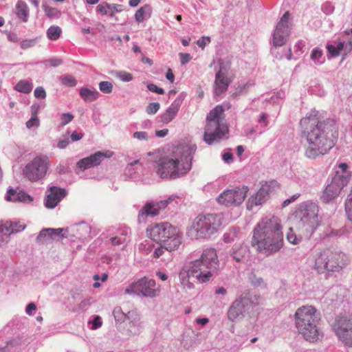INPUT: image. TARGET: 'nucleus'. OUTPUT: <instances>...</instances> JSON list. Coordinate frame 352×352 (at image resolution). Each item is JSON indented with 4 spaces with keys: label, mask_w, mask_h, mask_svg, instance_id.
<instances>
[{
    "label": "nucleus",
    "mask_w": 352,
    "mask_h": 352,
    "mask_svg": "<svg viewBox=\"0 0 352 352\" xmlns=\"http://www.w3.org/2000/svg\"><path fill=\"white\" fill-rule=\"evenodd\" d=\"M300 138L305 144V156L314 159L328 153L335 145L338 129L333 119L320 120V113L313 109L300 121Z\"/></svg>",
    "instance_id": "f257e3e1"
},
{
    "label": "nucleus",
    "mask_w": 352,
    "mask_h": 352,
    "mask_svg": "<svg viewBox=\"0 0 352 352\" xmlns=\"http://www.w3.org/2000/svg\"><path fill=\"white\" fill-rule=\"evenodd\" d=\"M195 148L190 145L173 146L168 154L157 162V173L163 179H175L191 169Z\"/></svg>",
    "instance_id": "f03ea898"
},
{
    "label": "nucleus",
    "mask_w": 352,
    "mask_h": 352,
    "mask_svg": "<svg viewBox=\"0 0 352 352\" xmlns=\"http://www.w3.org/2000/svg\"><path fill=\"white\" fill-rule=\"evenodd\" d=\"M252 245L267 256L278 252L283 245L280 220L276 217H265L253 230Z\"/></svg>",
    "instance_id": "7ed1b4c3"
},
{
    "label": "nucleus",
    "mask_w": 352,
    "mask_h": 352,
    "mask_svg": "<svg viewBox=\"0 0 352 352\" xmlns=\"http://www.w3.org/2000/svg\"><path fill=\"white\" fill-rule=\"evenodd\" d=\"M219 260L216 250L212 248L204 250L201 256L185 264L182 270L195 278L200 283L209 281L217 272Z\"/></svg>",
    "instance_id": "20e7f679"
},
{
    "label": "nucleus",
    "mask_w": 352,
    "mask_h": 352,
    "mask_svg": "<svg viewBox=\"0 0 352 352\" xmlns=\"http://www.w3.org/2000/svg\"><path fill=\"white\" fill-rule=\"evenodd\" d=\"M295 325L298 332L310 342H315L320 335L318 325L320 320V314L313 306H302L298 308L294 314Z\"/></svg>",
    "instance_id": "39448f33"
},
{
    "label": "nucleus",
    "mask_w": 352,
    "mask_h": 352,
    "mask_svg": "<svg viewBox=\"0 0 352 352\" xmlns=\"http://www.w3.org/2000/svg\"><path fill=\"white\" fill-rule=\"evenodd\" d=\"M146 232L153 241L165 244L170 250H177L182 243L183 234L179 228L168 222L152 223Z\"/></svg>",
    "instance_id": "423d86ee"
},
{
    "label": "nucleus",
    "mask_w": 352,
    "mask_h": 352,
    "mask_svg": "<svg viewBox=\"0 0 352 352\" xmlns=\"http://www.w3.org/2000/svg\"><path fill=\"white\" fill-rule=\"evenodd\" d=\"M221 225V217L219 214H200L187 228L186 235L192 240L208 239L217 232Z\"/></svg>",
    "instance_id": "0eeeda50"
},
{
    "label": "nucleus",
    "mask_w": 352,
    "mask_h": 352,
    "mask_svg": "<svg viewBox=\"0 0 352 352\" xmlns=\"http://www.w3.org/2000/svg\"><path fill=\"white\" fill-rule=\"evenodd\" d=\"M223 111L222 106L217 105L207 116L204 140L209 145L221 141L228 133V127L223 122Z\"/></svg>",
    "instance_id": "6e6552de"
},
{
    "label": "nucleus",
    "mask_w": 352,
    "mask_h": 352,
    "mask_svg": "<svg viewBox=\"0 0 352 352\" xmlns=\"http://www.w3.org/2000/svg\"><path fill=\"white\" fill-rule=\"evenodd\" d=\"M349 263L347 256L341 252L324 250L316 258L314 268L320 274L340 272Z\"/></svg>",
    "instance_id": "1a4fd4ad"
},
{
    "label": "nucleus",
    "mask_w": 352,
    "mask_h": 352,
    "mask_svg": "<svg viewBox=\"0 0 352 352\" xmlns=\"http://www.w3.org/2000/svg\"><path fill=\"white\" fill-rule=\"evenodd\" d=\"M318 206L311 201L302 203L297 212V228L306 236L311 235L319 225Z\"/></svg>",
    "instance_id": "9d476101"
},
{
    "label": "nucleus",
    "mask_w": 352,
    "mask_h": 352,
    "mask_svg": "<svg viewBox=\"0 0 352 352\" xmlns=\"http://www.w3.org/2000/svg\"><path fill=\"white\" fill-rule=\"evenodd\" d=\"M155 280L146 276L139 278L130 283L124 289V294L140 296L154 298L159 294V289L155 288Z\"/></svg>",
    "instance_id": "9b49d317"
},
{
    "label": "nucleus",
    "mask_w": 352,
    "mask_h": 352,
    "mask_svg": "<svg viewBox=\"0 0 352 352\" xmlns=\"http://www.w3.org/2000/svg\"><path fill=\"white\" fill-rule=\"evenodd\" d=\"M332 328L338 340L344 346L352 348V318L337 316Z\"/></svg>",
    "instance_id": "f8f14e48"
},
{
    "label": "nucleus",
    "mask_w": 352,
    "mask_h": 352,
    "mask_svg": "<svg viewBox=\"0 0 352 352\" xmlns=\"http://www.w3.org/2000/svg\"><path fill=\"white\" fill-rule=\"evenodd\" d=\"M289 17V12L288 11L285 12L276 26L272 41L273 47L271 49V52L272 54H275L278 47H281L285 44L290 35Z\"/></svg>",
    "instance_id": "ddd939ff"
},
{
    "label": "nucleus",
    "mask_w": 352,
    "mask_h": 352,
    "mask_svg": "<svg viewBox=\"0 0 352 352\" xmlns=\"http://www.w3.org/2000/svg\"><path fill=\"white\" fill-rule=\"evenodd\" d=\"M349 180L350 175H340L338 172H336L323 191L321 197L322 201L329 203L336 198L343 188L347 185Z\"/></svg>",
    "instance_id": "4468645a"
},
{
    "label": "nucleus",
    "mask_w": 352,
    "mask_h": 352,
    "mask_svg": "<svg viewBox=\"0 0 352 352\" xmlns=\"http://www.w3.org/2000/svg\"><path fill=\"white\" fill-rule=\"evenodd\" d=\"M49 166L47 157H36L24 168V176L31 182H36L44 177Z\"/></svg>",
    "instance_id": "2eb2a0df"
},
{
    "label": "nucleus",
    "mask_w": 352,
    "mask_h": 352,
    "mask_svg": "<svg viewBox=\"0 0 352 352\" xmlns=\"http://www.w3.org/2000/svg\"><path fill=\"white\" fill-rule=\"evenodd\" d=\"M253 309V301L247 296L236 298L230 306L227 316L228 318L234 322L243 319Z\"/></svg>",
    "instance_id": "dca6fc26"
},
{
    "label": "nucleus",
    "mask_w": 352,
    "mask_h": 352,
    "mask_svg": "<svg viewBox=\"0 0 352 352\" xmlns=\"http://www.w3.org/2000/svg\"><path fill=\"white\" fill-rule=\"evenodd\" d=\"M248 188L245 186L225 190L217 198V202L226 206H238L244 201Z\"/></svg>",
    "instance_id": "f3484780"
},
{
    "label": "nucleus",
    "mask_w": 352,
    "mask_h": 352,
    "mask_svg": "<svg viewBox=\"0 0 352 352\" xmlns=\"http://www.w3.org/2000/svg\"><path fill=\"white\" fill-rule=\"evenodd\" d=\"M174 199L172 196L168 199L159 202H147L140 210L138 214V221L140 223L145 221L146 217H155L159 214L160 209L165 208L169 203Z\"/></svg>",
    "instance_id": "a211bd4d"
},
{
    "label": "nucleus",
    "mask_w": 352,
    "mask_h": 352,
    "mask_svg": "<svg viewBox=\"0 0 352 352\" xmlns=\"http://www.w3.org/2000/svg\"><path fill=\"white\" fill-rule=\"evenodd\" d=\"M112 152L107 151L105 152L98 151L89 157L81 159L77 162V168L80 170H85L94 166L99 165L105 158L112 156Z\"/></svg>",
    "instance_id": "6ab92c4d"
},
{
    "label": "nucleus",
    "mask_w": 352,
    "mask_h": 352,
    "mask_svg": "<svg viewBox=\"0 0 352 352\" xmlns=\"http://www.w3.org/2000/svg\"><path fill=\"white\" fill-rule=\"evenodd\" d=\"M25 228V224L16 221H6L0 223V247L8 243L11 234L21 232Z\"/></svg>",
    "instance_id": "aec40b11"
},
{
    "label": "nucleus",
    "mask_w": 352,
    "mask_h": 352,
    "mask_svg": "<svg viewBox=\"0 0 352 352\" xmlns=\"http://www.w3.org/2000/svg\"><path fill=\"white\" fill-rule=\"evenodd\" d=\"M273 183L274 182H271L270 184L266 182L263 184L256 195L250 197L247 204L248 210H251L253 206L261 205L266 201L272 189L271 184Z\"/></svg>",
    "instance_id": "412c9836"
},
{
    "label": "nucleus",
    "mask_w": 352,
    "mask_h": 352,
    "mask_svg": "<svg viewBox=\"0 0 352 352\" xmlns=\"http://www.w3.org/2000/svg\"><path fill=\"white\" fill-rule=\"evenodd\" d=\"M49 193L45 199V206L49 209L54 208L58 203L67 195L65 188L56 186H51Z\"/></svg>",
    "instance_id": "4be33fe9"
},
{
    "label": "nucleus",
    "mask_w": 352,
    "mask_h": 352,
    "mask_svg": "<svg viewBox=\"0 0 352 352\" xmlns=\"http://www.w3.org/2000/svg\"><path fill=\"white\" fill-rule=\"evenodd\" d=\"M184 99V95L182 93L171 103L168 108L160 116V121L163 124H168L176 117Z\"/></svg>",
    "instance_id": "5701e85b"
},
{
    "label": "nucleus",
    "mask_w": 352,
    "mask_h": 352,
    "mask_svg": "<svg viewBox=\"0 0 352 352\" xmlns=\"http://www.w3.org/2000/svg\"><path fill=\"white\" fill-rule=\"evenodd\" d=\"M230 258L239 265L248 262L250 256V250L247 245L239 244L234 245L230 250Z\"/></svg>",
    "instance_id": "b1692460"
},
{
    "label": "nucleus",
    "mask_w": 352,
    "mask_h": 352,
    "mask_svg": "<svg viewBox=\"0 0 352 352\" xmlns=\"http://www.w3.org/2000/svg\"><path fill=\"white\" fill-rule=\"evenodd\" d=\"M127 320L130 333L133 336L139 335L143 329L140 316L135 311H130L127 313Z\"/></svg>",
    "instance_id": "393cba45"
},
{
    "label": "nucleus",
    "mask_w": 352,
    "mask_h": 352,
    "mask_svg": "<svg viewBox=\"0 0 352 352\" xmlns=\"http://www.w3.org/2000/svg\"><path fill=\"white\" fill-rule=\"evenodd\" d=\"M123 10V6L116 3H109L103 2L96 7V11L102 15H107L113 17L115 13L120 12Z\"/></svg>",
    "instance_id": "a878e982"
},
{
    "label": "nucleus",
    "mask_w": 352,
    "mask_h": 352,
    "mask_svg": "<svg viewBox=\"0 0 352 352\" xmlns=\"http://www.w3.org/2000/svg\"><path fill=\"white\" fill-rule=\"evenodd\" d=\"M231 80L228 77L215 76L214 95L219 96L227 91Z\"/></svg>",
    "instance_id": "bb28decb"
},
{
    "label": "nucleus",
    "mask_w": 352,
    "mask_h": 352,
    "mask_svg": "<svg viewBox=\"0 0 352 352\" xmlns=\"http://www.w3.org/2000/svg\"><path fill=\"white\" fill-rule=\"evenodd\" d=\"M131 230L129 228L120 229L117 234L110 239L111 244L113 245H121L126 244L129 240Z\"/></svg>",
    "instance_id": "cd10ccee"
},
{
    "label": "nucleus",
    "mask_w": 352,
    "mask_h": 352,
    "mask_svg": "<svg viewBox=\"0 0 352 352\" xmlns=\"http://www.w3.org/2000/svg\"><path fill=\"white\" fill-rule=\"evenodd\" d=\"M152 8L148 4H145L140 8L135 14V19L138 23H141L145 19H148L151 16Z\"/></svg>",
    "instance_id": "c85d7f7f"
},
{
    "label": "nucleus",
    "mask_w": 352,
    "mask_h": 352,
    "mask_svg": "<svg viewBox=\"0 0 352 352\" xmlns=\"http://www.w3.org/2000/svg\"><path fill=\"white\" fill-rule=\"evenodd\" d=\"M16 14L17 17L23 22H27L29 17V8L27 3L21 0H19L16 4Z\"/></svg>",
    "instance_id": "c756f323"
},
{
    "label": "nucleus",
    "mask_w": 352,
    "mask_h": 352,
    "mask_svg": "<svg viewBox=\"0 0 352 352\" xmlns=\"http://www.w3.org/2000/svg\"><path fill=\"white\" fill-rule=\"evenodd\" d=\"M79 94L85 102L95 101L99 96V93L96 89H90L87 87L80 89Z\"/></svg>",
    "instance_id": "7c9ffc66"
},
{
    "label": "nucleus",
    "mask_w": 352,
    "mask_h": 352,
    "mask_svg": "<svg viewBox=\"0 0 352 352\" xmlns=\"http://www.w3.org/2000/svg\"><path fill=\"white\" fill-rule=\"evenodd\" d=\"M33 84L28 80H21L14 86V89L23 94H29L32 91Z\"/></svg>",
    "instance_id": "2f4dec72"
},
{
    "label": "nucleus",
    "mask_w": 352,
    "mask_h": 352,
    "mask_svg": "<svg viewBox=\"0 0 352 352\" xmlns=\"http://www.w3.org/2000/svg\"><path fill=\"white\" fill-rule=\"evenodd\" d=\"M62 34V29L57 25H51L46 32V35L50 41L58 40Z\"/></svg>",
    "instance_id": "473e14b6"
},
{
    "label": "nucleus",
    "mask_w": 352,
    "mask_h": 352,
    "mask_svg": "<svg viewBox=\"0 0 352 352\" xmlns=\"http://www.w3.org/2000/svg\"><path fill=\"white\" fill-rule=\"evenodd\" d=\"M310 58L316 65L322 64L324 62L322 50L318 47H315L311 53Z\"/></svg>",
    "instance_id": "72a5a7b5"
},
{
    "label": "nucleus",
    "mask_w": 352,
    "mask_h": 352,
    "mask_svg": "<svg viewBox=\"0 0 352 352\" xmlns=\"http://www.w3.org/2000/svg\"><path fill=\"white\" fill-rule=\"evenodd\" d=\"M76 230L80 238L85 239L91 232V227L87 223L82 222L77 226Z\"/></svg>",
    "instance_id": "f704fd0d"
},
{
    "label": "nucleus",
    "mask_w": 352,
    "mask_h": 352,
    "mask_svg": "<svg viewBox=\"0 0 352 352\" xmlns=\"http://www.w3.org/2000/svg\"><path fill=\"white\" fill-rule=\"evenodd\" d=\"M179 277L181 284L184 287H186L189 289H191L194 287V284L189 280V278L192 277V276L188 275L186 271L182 270L179 274Z\"/></svg>",
    "instance_id": "c9c22d12"
},
{
    "label": "nucleus",
    "mask_w": 352,
    "mask_h": 352,
    "mask_svg": "<svg viewBox=\"0 0 352 352\" xmlns=\"http://www.w3.org/2000/svg\"><path fill=\"white\" fill-rule=\"evenodd\" d=\"M218 63L219 65V69L216 73L215 76L228 77V73L230 68V63L225 62L222 59H219L218 60Z\"/></svg>",
    "instance_id": "e433bc0d"
},
{
    "label": "nucleus",
    "mask_w": 352,
    "mask_h": 352,
    "mask_svg": "<svg viewBox=\"0 0 352 352\" xmlns=\"http://www.w3.org/2000/svg\"><path fill=\"white\" fill-rule=\"evenodd\" d=\"M138 249L143 254L147 255L152 252L153 249V245L151 241L145 240L138 245Z\"/></svg>",
    "instance_id": "4c0bfd02"
},
{
    "label": "nucleus",
    "mask_w": 352,
    "mask_h": 352,
    "mask_svg": "<svg viewBox=\"0 0 352 352\" xmlns=\"http://www.w3.org/2000/svg\"><path fill=\"white\" fill-rule=\"evenodd\" d=\"M249 280L254 287H265L266 284L262 277L257 276L254 273H251L249 276Z\"/></svg>",
    "instance_id": "58836bf2"
},
{
    "label": "nucleus",
    "mask_w": 352,
    "mask_h": 352,
    "mask_svg": "<svg viewBox=\"0 0 352 352\" xmlns=\"http://www.w3.org/2000/svg\"><path fill=\"white\" fill-rule=\"evenodd\" d=\"M345 210L349 220L352 222V189L345 201Z\"/></svg>",
    "instance_id": "ea45409f"
},
{
    "label": "nucleus",
    "mask_w": 352,
    "mask_h": 352,
    "mask_svg": "<svg viewBox=\"0 0 352 352\" xmlns=\"http://www.w3.org/2000/svg\"><path fill=\"white\" fill-rule=\"evenodd\" d=\"M113 314L117 322H122L127 320V314L124 313L120 307L114 308Z\"/></svg>",
    "instance_id": "a19ab883"
},
{
    "label": "nucleus",
    "mask_w": 352,
    "mask_h": 352,
    "mask_svg": "<svg viewBox=\"0 0 352 352\" xmlns=\"http://www.w3.org/2000/svg\"><path fill=\"white\" fill-rule=\"evenodd\" d=\"M61 83L67 87H74L76 85V80L70 75L64 76L60 78Z\"/></svg>",
    "instance_id": "79ce46f5"
},
{
    "label": "nucleus",
    "mask_w": 352,
    "mask_h": 352,
    "mask_svg": "<svg viewBox=\"0 0 352 352\" xmlns=\"http://www.w3.org/2000/svg\"><path fill=\"white\" fill-rule=\"evenodd\" d=\"M166 251L170 252L173 250H170L169 249H168L165 244L161 243L160 245L157 246L154 249L153 256L155 258H160V256L164 255Z\"/></svg>",
    "instance_id": "37998d69"
},
{
    "label": "nucleus",
    "mask_w": 352,
    "mask_h": 352,
    "mask_svg": "<svg viewBox=\"0 0 352 352\" xmlns=\"http://www.w3.org/2000/svg\"><path fill=\"white\" fill-rule=\"evenodd\" d=\"M99 89L104 94H110L113 90V85L109 81H101L99 83Z\"/></svg>",
    "instance_id": "c03bdc74"
},
{
    "label": "nucleus",
    "mask_w": 352,
    "mask_h": 352,
    "mask_svg": "<svg viewBox=\"0 0 352 352\" xmlns=\"http://www.w3.org/2000/svg\"><path fill=\"white\" fill-rule=\"evenodd\" d=\"M138 163H139V160H137L133 162L129 163L128 166L125 168L124 174L131 178H134L136 173L134 170L133 166L138 164Z\"/></svg>",
    "instance_id": "a18cd8bd"
},
{
    "label": "nucleus",
    "mask_w": 352,
    "mask_h": 352,
    "mask_svg": "<svg viewBox=\"0 0 352 352\" xmlns=\"http://www.w3.org/2000/svg\"><path fill=\"white\" fill-rule=\"evenodd\" d=\"M74 116L71 113H65L60 116V126H64L74 119Z\"/></svg>",
    "instance_id": "49530a36"
},
{
    "label": "nucleus",
    "mask_w": 352,
    "mask_h": 352,
    "mask_svg": "<svg viewBox=\"0 0 352 352\" xmlns=\"http://www.w3.org/2000/svg\"><path fill=\"white\" fill-rule=\"evenodd\" d=\"M160 108L159 102H151L146 108V112L149 115L155 114Z\"/></svg>",
    "instance_id": "de8ad7c7"
},
{
    "label": "nucleus",
    "mask_w": 352,
    "mask_h": 352,
    "mask_svg": "<svg viewBox=\"0 0 352 352\" xmlns=\"http://www.w3.org/2000/svg\"><path fill=\"white\" fill-rule=\"evenodd\" d=\"M133 138L139 141H148L150 136L146 131H135L133 133Z\"/></svg>",
    "instance_id": "09e8293b"
},
{
    "label": "nucleus",
    "mask_w": 352,
    "mask_h": 352,
    "mask_svg": "<svg viewBox=\"0 0 352 352\" xmlns=\"http://www.w3.org/2000/svg\"><path fill=\"white\" fill-rule=\"evenodd\" d=\"M18 192H16L13 188H9L6 196V199L8 201L19 202L18 200Z\"/></svg>",
    "instance_id": "8fccbe9b"
},
{
    "label": "nucleus",
    "mask_w": 352,
    "mask_h": 352,
    "mask_svg": "<svg viewBox=\"0 0 352 352\" xmlns=\"http://www.w3.org/2000/svg\"><path fill=\"white\" fill-rule=\"evenodd\" d=\"M43 9L45 13V15L48 18H53L58 14V10L56 8H51L47 5H43Z\"/></svg>",
    "instance_id": "3c124183"
},
{
    "label": "nucleus",
    "mask_w": 352,
    "mask_h": 352,
    "mask_svg": "<svg viewBox=\"0 0 352 352\" xmlns=\"http://www.w3.org/2000/svg\"><path fill=\"white\" fill-rule=\"evenodd\" d=\"M36 44V38L25 39L20 43V46L23 50H26L34 47Z\"/></svg>",
    "instance_id": "603ef678"
},
{
    "label": "nucleus",
    "mask_w": 352,
    "mask_h": 352,
    "mask_svg": "<svg viewBox=\"0 0 352 352\" xmlns=\"http://www.w3.org/2000/svg\"><path fill=\"white\" fill-rule=\"evenodd\" d=\"M117 77L123 82H130L133 80L132 74L126 72H118Z\"/></svg>",
    "instance_id": "864d4df0"
},
{
    "label": "nucleus",
    "mask_w": 352,
    "mask_h": 352,
    "mask_svg": "<svg viewBox=\"0 0 352 352\" xmlns=\"http://www.w3.org/2000/svg\"><path fill=\"white\" fill-rule=\"evenodd\" d=\"M26 126L28 129H30L32 127H38L40 125V120L38 118V116H32L31 118L27 121L26 122Z\"/></svg>",
    "instance_id": "5fc2aeb1"
},
{
    "label": "nucleus",
    "mask_w": 352,
    "mask_h": 352,
    "mask_svg": "<svg viewBox=\"0 0 352 352\" xmlns=\"http://www.w3.org/2000/svg\"><path fill=\"white\" fill-rule=\"evenodd\" d=\"M322 11L326 14H330L334 11V6L331 2H325L322 6Z\"/></svg>",
    "instance_id": "6e6d98bb"
},
{
    "label": "nucleus",
    "mask_w": 352,
    "mask_h": 352,
    "mask_svg": "<svg viewBox=\"0 0 352 352\" xmlns=\"http://www.w3.org/2000/svg\"><path fill=\"white\" fill-rule=\"evenodd\" d=\"M45 107V104L42 103H34L31 106V116H37L39 111Z\"/></svg>",
    "instance_id": "4d7b16f0"
},
{
    "label": "nucleus",
    "mask_w": 352,
    "mask_h": 352,
    "mask_svg": "<svg viewBox=\"0 0 352 352\" xmlns=\"http://www.w3.org/2000/svg\"><path fill=\"white\" fill-rule=\"evenodd\" d=\"M287 240L292 244H298L300 239L297 238L296 235L294 233L292 228H289V231L287 234Z\"/></svg>",
    "instance_id": "13d9d810"
},
{
    "label": "nucleus",
    "mask_w": 352,
    "mask_h": 352,
    "mask_svg": "<svg viewBox=\"0 0 352 352\" xmlns=\"http://www.w3.org/2000/svg\"><path fill=\"white\" fill-rule=\"evenodd\" d=\"M147 89L150 91L153 92V93H156L157 94L162 95V94H164V90L162 88L158 87L157 85H155L153 83H148L147 85Z\"/></svg>",
    "instance_id": "bf43d9fd"
},
{
    "label": "nucleus",
    "mask_w": 352,
    "mask_h": 352,
    "mask_svg": "<svg viewBox=\"0 0 352 352\" xmlns=\"http://www.w3.org/2000/svg\"><path fill=\"white\" fill-rule=\"evenodd\" d=\"M34 95L36 98L45 99L46 98V92L43 87H38L34 91Z\"/></svg>",
    "instance_id": "052dcab7"
},
{
    "label": "nucleus",
    "mask_w": 352,
    "mask_h": 352,
    "mask_svg": "<svg viewBox=\"0 0 352 352\" xmlns=\"http://www.w3.org/2000/svg\"><path fill=\"white\" fill-rule=\"evenodd\" d=\"M328 54H330L331 57H336L340 53L338 51V49L336 47L335 44H329L327 46Z\"/></svg>",
    "instance_id": "680f3d73"
},
{
    "label": "nucleus",
    "mask_w": 352,
    "mask_h": 352,
    "mask_svg": "<svg viewBox=\"0 0 352 352\" xmlns=\"http://www.w3.org/2000/svg\"><path fill=\"white\" fill-rule=\"evenodd\" d=\"M305 47V42L298 41L294 47V50L297 56H300L302 53V48Z\"/></svg>",
    "instance_id": "e2e57ef3"
},
{
    "label": "nucleus",
    "mask_w": 352,
    "mask_h": 352,
    "mask_svg": "<svg viewBox=\"0 0 352 352\" xmlns=\"http://www.w3.org/2000/svg\"><path fill=\"white\" fill-rule=\"evenodd\" d=\"M102 324V319L99 316H96L94 317V320L91 322V329L96 330L100 328Z\"/></svg>",
    "instance_id": "0e129e2a"
},
{
    "label": "nucleus",
    "mask_w": 352,
    "mask_h": 352,
    "mask_svg": "<svg viewBox=\"0 0 352 352\" xmlns=\"http://www.w3.org/2000/svg\"><path fill=\"white\" fill-rule=\"evenodd\" d=\"M63 229L62 228H45V230L43 232H50L52 239L55 236H60Z\"/></svg>",
    "instance_id": "69168bd1"
},
{
    "label": "nucleus",
    "mask_w": 352,
    "mask_h": 352,
    "mask_svg": "<svg viewBox=\"0 0 352 352\" xmlns=\"http://www.w3.org/2000/svg\"><path fill=\"white\" fill-rule=\"evenodd\" d=\"M17 196H18L19 202L32 200V199L31 198V197L29 195H28L27 193H25L23 191L19 192Z\"/></svg>",
    "instance_id": "338daca9"
},
{
    "label": "nucleus",
    "mask_w": 352,
    "mask_h": 352,
    "mask_svg": "<svg viewBox=\"0 0 352 352\" xmlns=\"http://www.w3.org/2000/svg\"><path fill=\"white\" fill-rule=\"evenodd\" d=\"M210 38L208 36H203L201 39H199L197 41V45L199 47L204 48L205 46L210 43Z\"/></svg>",
    "instance_id": "774afa93"
}]
</instances>
